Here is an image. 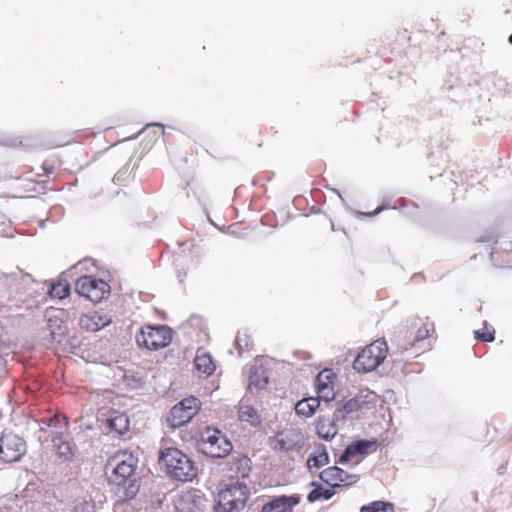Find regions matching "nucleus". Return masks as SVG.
I'll return each mask as SVG.
<instances>
[{"label":"nucleus","mask_w":512,"mask_h":512,"mask_svg":"<svg viewBox=\"0 0 512 512\" xmlns=\"http://www.w3.org/2000/svg\"><path fill=\"white\" fill-rule=\"evenodd\" d=\"M159 463L165 467L166 473L178 481H192L198 474L194 461L175 447H167L160 451Z\"/></svg>","instance_id":"nucleus-1"},{"label":"nucleus","mask_w":512,"mask_h":512,"mask_svg":"<svg viewBox=\"0 0 512 512\" xmlns=\"http://www.w3.org/2000/svg\"><path fill=\"white\" fill-rule=\"evenodd\" d=\"M436 333L435 324L428 317L415 316L408 321L407 330L400 331L392 340L401 351H407Z\"/></svg>","instance_id":"nucleus-2"},{"label":"nucleus","mask_w":512,"mask_h":512,"mask_svg":"<svg viewBox=\"0 0 512 512\" xmlns=\"http://www.w3.org/2000/svg\"><path fill=\"white\" fill-rule=\"evenodd\" d=\"M138 459L128 451H117L109 457L105 474L111 484L123 486L134 475Z\"/></svg>","instance_id":"nucleus-3"},{"label":"nucleus","mask_w":512,"mask_h":512,"mask_svg":"<svg viewBox=\"0 0 512 512\" xmlns=\"http://www.w3.org/2000/svg\"><path fill=\"white\" fill-rule=\"evenodd\" d=\"M250 491L245 483L237 481L218 493L217 511L235 512L243 509Z\"/></svg>","instance_id":"nucleus-4"},{"label":"nucleus","mask_w":512,"mask_h":512,"mask_svg":"<svg viewBox=\"0 0 512 512\" xmlns=\"http://www.w3.org/2000/svg\"><path fill=\"white\" fill-rule=\"evenodd\" d=\"M388 346L386 342L376 340L359 352L353 363V368L359 373L375 370L387 357Z\"/></svg>","instance_id":"nucleus-5"},{"label":"nucleus","mask_w":512,"mask_h":512,"mask_svg":"<svg viewBox=\"0 0 512 512\" xmlns=\"http://www.w3.org/2000/svg\"><path fill=\"white\" fill-rule=\"evenodd\" d=\"M200 450L212 458H223L232 451L231 442L219 429L206 427L199 440Z\"/></svg>","instance_id":"nucleus-6"},{"label":"nucleus","mask_w":512,"mask_h":512,"mask_svg":"<svg viewBox=\"0 0 512 512\" xmlns=\"http://www.w3.org/2000/svg\"><path fill=\"white\" fill-rule=\"evenodd\" d=\"M172 341V331L164 325H146L136 335V342L140 347L149 350H158L168 346Z\"/></svg>","instance_id":"nucleus-7"},{"label":"nucleus","mask_w":512,"mask_h":512,"mask_svg":"<svg viewBox=\"0 0 512 512\" xmlns=\"http://www.w3.org/2000/svg\"><path fill=\"white\" fill-rule=\"evenodd\" d=\"M201 402L196 397H187L175 404L169 411L166 421L171 428H179L187 424L197 415Z\"/></svg>","instance_id":"nucleus-8"},{"label":"nucleus","mask_w":512,"mask_h":512,"mask_svg":"<svg viewBox=\"0 0 512 512\" xmlns=\"http://www.w3.org/2000/svg\"><path fill=\"white\" fill-rule=\"evenodd\" d=\"M75 291L93 303H99L110 293L109 284L91 275H85L77 279Z\"/></svg>","instance_id":"nucleus-9"},{"label":"nucleus","mask_w":512,"mask_h":512,"mask_svg":"<svg viewBox=\"0 0 512 512\" xmlns=\"http://www.w3.org/2000/svg\"><path fill=\"white\" fill-rule=\"evenodd\" d=\"M26 452L25 441L13 434L4 433L0 438V460L5 463L17 462Z\"/></svg>","instance_id":"nucleus-10"},{"label":"nucleus","mask_w":512,"mask_h":512,"mask_svg":"<svg viewBox=\"0 0 512 512\" xmlns=\"http://www.w3.org/2000/svg\"><path fill=\"white\" fill-rule=\"evenodd\" d=\"M314 386L319 400H324L326 402L334 400L338 391V379L336 373L332 369H323L316 376Z\"/></svg>","instance_id":"nucleus-11"},{"label":"nucleus","mask_w":512,"mask_h":512,"mask_svg":"<svg viewBox=\"0 0 512 512\" xmlns=\"http://www.w3.org/2000/svg\"><path fill=\"white\" fill-rule=\"evenodd\" d=\"M319 477L333 490L338 487L350 486L359 480L357 475L349 474L337 466L327 467L321 471Z\"/></svg>","instance_id":"nucleus-12"},{"label":"nucleus","mask_w":512,"mask_h":512,"mask_svg":"<svg viewBox=\"0 0 512 512\" xmlns=\"http://www.w3.org/2000/svg\"><path fill=\"white\" fill-rule=\"evenodd\" d=\"M378 396L370 390H361L343 406L346 413H365L376 407Z\"/></svg>","instance_id":"nucleus-13"},{"label":"nucleus","mask_w":512,"mask_h":512,"mask_svg":"<svg viewBox=\"0 0 512 512\" xmlns=\"http://www.w3.org/2000/svg\"><path fill=\"white\" fill-rule=\"evenodd\" d=\"M304 436L297 428H287L280 431L275 437V450L292 451L302 447Z\"/></svg>","instance_id":"nucleus-14"},{"label":"nucleus","mask_w":512,"mask_h":512,"mask_svg":"<svg viewBox=\"0 0 512 512\" xmlns=\"http://www.w3.org/2000/svg\"><path fill=\"white\" fill-rule=\"evenodd\" d=\"M377 448L378 441L376 439L359 440L347 446V448L344 451V454L341 456V459H345L347 461L354 460L358 462L359 457L361 458L368 454L374 453L377 450Z\"/></svg>","instance_id":"nucleus-15"},{"label":"nucleus","mask_w":512,"mask_h":512,"mask_svg":"<svg viewBox=\"0 0 512 512\" xmlns=\"http://www.w3.org/2000/svg\"><path fill=\"white\" fill-rule=\"evenodd\" d=\"M111 323L109 315L99 311L83 313L79 317V327L87 332H97Z\"/></svg>","instance_id":"nucleus-16"},{"label":"nucleus","mask_w":512,"mask_h":512,"mask_svg":"<svg viewBox=\"0 0 512 512\" xmlns=\"http://www.w3.org/2000/svg\"><path fill=\"white\" fill-rule=\"evenodd\" d=\"M299 503V495L280 496L265 504L261 512H292Z\"/></svg>","instance_id":"nucleus-17"},{"label":"nucleus","mask_w":512,"mask_h":512,"mask_svg":"<svg viewBox=\"0 0 512 512\" xmlns=\"http://www.w3.org/2000/svg\"><path fill=\"white\" fill-rule=\"evenodd\" d=\"M194 365L199 373L206 376L212 375L216 370L212 356L204 348H199L196 351Z\"/></svg>","instance_id":"nucleus-18"},{"label":"nucleus","mask_w":512,"mask_h":512,"mask_svg":"<svg viewBox=\"0 0 512 512\" xmlns=\"http://www.w3.org/2000/svg\"><path fill=\"white\" fill-rule=\"evenodd\" d=\"M315 430L317 435L326 441L331 440L337 434L336 424L326 417H320L317 420Z\"/></svg>","instance_id":"nucleus-19"},{"label":"nucleus","mask_w":512,"mask_h":512,"mask_svg":"<svg viewBox=\"0 0 512 512\" xmlns=\"http://www.w3.org/2000/svg\"><path fill=\"white\" fill-rule=\"evenodd\" d=\"M320 400L317 397H308L298 401L295 405V411L298 415L311 417L319 408Z\"/></svg>","instance_id":"nucleus-20"},{"label":"nucleus","mask_w":512,"mask_h":512,"mask_svg":"<svg viewBox=\"0 0 512 512\" xmlns=\"http://www.w3.org/2000/svg\"><path fill=\"white\" fill-rule=\"evenodd\" d=\"M268 378L264 375L262 369L252 368L249 375L248 389L252 392H258L266 387Z\"/></svg>","instance_id":"nucleus-21"},{"label":"nucleus","mask_w":512,"mask_h":512,"mask_svg":"<svg viewBox=\"0 0 512 512\" xmlns=\"http://www.w3.org/2000/svg\"><path fill=\"white\" fill-rule=\"evenodd\" d=\"M52 441L56 453L62 461H69L72 459L73 450L68 441H66L61 435L55 436Z\"/></svg>","instance_id":"nucleus-22"},{"label":"nucleus","mask_w":512,"mask_h":512,"mask_svg":"<svg viewBox=\"0 0 512 512\" xmlns=\"http://www.w3.org/2000/svg\"><path fill=\"white\" fill-rule=\"evenodd\" d=\"M311 486L313 489L309 492L307 496V500L310 503L319 501V500H328L332 498L335 494V490L331 488H324L321 484L317 482H312Z\"/></svg>","instance_id":"nucleus-23"},{"label":"nucleus","mask_w":512,"mask_h":512,"mask_svg":"<svg viewBox=\"0 0 512 512\" xmlns=\"http://www.w3.org/2000/svg\"><path fill=\"white\" fill-rule=\"evenodd\" d=\"M49 295L52 298L64 299L70 295V284L66 279L58 278L51 283Z\"/></svg>","instance_id":"nucleus-24"},{"label":"nucleus","mask_w":512,"mask_h":512,"mask_svg":"<svg viewBox=\"0 0 512 512\" xmlns=\"http://www.w3.org/2000/svg\"><path fill=\"white\" fill-rule=\"evenodd\" d=\"M238 418L241 422H247L253 426L260 423L259 414L251 405H241L238 409Z\"/></svg>","instance_id":"nucleus-25"},{"label":"nucleus","mask_w":512,"mask_h":512,"mask_svg":"<svg viewBox=\"0 0 512 512\" xmlns=\"http://www.w3.org/2000/svg\"><path fill=\"white\" fill-rule=\"evenodd\" d=\"M108 426L111 431L123 435L129 430V419L125 414H117L108 420Z\"/></svg>","instance_id":"nucleus-26"},{"label":"nucleus","mask_w":512,"mask_h":512,"mask_svg":"<svg viewBox=\"0 0 512 512\" xmlns=\"http://www.w3.org/2000/svg\"><path fill=\"white\" fill-rule=\"evenodd\" d=\"M328 462V454L324 447H318L307 459L309 469L320 468Z\"/></svg>","instance_id":"nucleus-27"},{"label":"nucleus","mask_w":512,"mask_h":512,"mask_svg":"<svg viewBox=\"0 0 512 512\" xmlns=\"http://www.w3.org/2000/svg\"><path fill=\"white\" fill-rule=\"evenodd\" d=\"M251 459L247 456H239L234 459L233 465L237 476L245 478L251 471Z\"/></svg>","instance_id":"nucleus-28"},{"label":"nucleus","mask_w":512,"mask_h":512,"mask_svg":"<svg viewBox=\"0 0 512 512\" xmlns=\"http://www.w3.org/2000/svg\"><path fill=\"white\" fill-rule=\"evenodd\" d=\"M96 134H97V132L92 129H79V130L74 131L73 138L71 140H67L66 142L62 143L60 146L83 142L86 139L95 137Z\"/></svg>","instance_id":"nucleus-29"},{"label":"nucleus","mask_w":512,"mask_h":512,"mask_svg":"<svg viewBox=\"0 0 512 512\" xmlns=\"http://www.w3.org/2000/svg\"><path fill=\"white\" fill-rule=\"evenodd\" d=\"M475 337L482 342H493L495 339V330L485 325L482 329L475 331Z\"/></svg>","instance_id":"nucleus-30"},{"label":"nucleus","mask_w":512,"mask_h":512,"mask_svg":"<svg viewBox=\"0 0 512 512\" xmlns=\"http://www.w3.org/2000/svg\"><path fill=\"white\" fill-rule=\"evenodd\" d=\"M387 507H392V504L383 501H374L369 505L361 507V512H385Z\"/></svg>","instance_id":"nucleus-31"},{"label":"nucleus","mask_w":512,"mask_h":512,"mask_svg":"<svg viewBox=\"0 0 512 512\" xmlns=\"http://www.w3.org/2000/svg\"><path fill=\"white\" fill-rule=\"evenodd\" d=\"M235 345L239 351L242 352L244 350H249L252 346V342L246 333H238L235 338Z\"/></svg>","instance_id":"nucleus-32"},{"label":"nucleus","mask_w":512,"mask_h":512,"mask_svg":"<svg viewBox=\"0 0 512 512\" xmlns=\"http://www.w3.org/2000/svg\"><path fill=\"white\" fill-rule=\"evenodd\" d=\"M132 178V172L128 167L121 169L114 178L115 183L125 185Z\"/></svg>","instance_id":"nucleus-33"},{"label":"nucleus","mask_w":512,"mask_h":512,"mask_svg":"<svg viewBox=\"0 0 512 512\" xmlns=\"http://www.w3.org/2000/svg\"><path fill=\"white\" fill-rule=\"evenodd\" d=\"M61 421H63L64 426L68 425V420H67L66 416H61V415L56 414L48 420L47 426L57 427L61 423Z\"/></svg>","instance_id":"nucleus-34"},{"label":"nucleus","mask_w":512,"mask_h":512,"mask_svg":"<svg viewBox=\"0 0 512 512\" xmlns=\"http://www.w3.org/2000/svg\"><path fill=\"white\" fill-rule=\"evenodd\" d=\"M251 144L255 145L256 147H262L263 140L261 138L260 132L254 133L252 135Z\"/></svg>","instance_id":"nucleus-35"},{"label":"nucleus","mask_w":512,"mask_h":512,"mask_svg":"<svg viewBox=\"0 0 512 512\" xmlns=\"http://www.w3.org/2000/svg\"><path fill=\"white\" fill-rule=\"evenodd\" d=\"M42 167L46 174H52L55 171L53 163H49L48 161H45Z\"/></svg>","instance_id":"nucleus-36"},{"label":"nucleus","mask_w":512,"mask_h":512,"mask_svg":"<svg viewBox=\"0 0 512 512\" xmlns=\"http://www.w3.org/2000/svg\"><path fill=\"white\" fill-rule=\"evenodd\" d=\"M383 209H384L383 207H378V208H376V209H375L374 211H372V212L363 213V214H364V215H366V216H370V217H371V216H374V215L378 214V213H379V212H381Z\"/></svg>","instance_id":"nucleus-37"},{"label":"nucleus","mask_w":512,"mask_h":512,"mask_svg":"<svg viewBox=\"0 0 512 512\" xmlns=\"http://www.w3.org/2000/svg\"><path fill=\"white\" fill-rule=\"evenodd\" d=\"M149 128H150V126L144 128L140 133L141 134L147 133L149 131Z\"/></svg>","instance_id":"nucleus-38"},{"label":"nucleus","mask_w":512,"mask_h":512,"mask_svg":"<svg viewBox=\"0 0 512 512\" xmlns=\"http://www.w3.org/2000/svg\"><path fill=\"white\" fill-rule=\"evenodd\" d=\"M508 41L510 44H512V34L509 36Z\"/></svg>","instance_id":"nucleus-39"},{"label":"nucleus","mask_w":512,"mask_h":512,"mask_svg":"<svg viewBox=\"0 0 512 512\" xmlns=\"http://www.w3.org/2000/svg\"><path fill=\"white\" fill-rule=\"evenodd\" d=\"M153 127H157V129L160 131L161 130V126L160 125H153Z\"/></svg>","instance_id":"nucleus-40"}]
</instances>
